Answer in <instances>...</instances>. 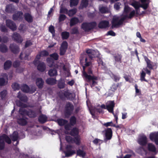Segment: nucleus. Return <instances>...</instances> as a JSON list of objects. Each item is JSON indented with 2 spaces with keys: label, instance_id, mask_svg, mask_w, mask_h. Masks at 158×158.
<instances>
[{
  "label": "nucleus",
  "instance_id": "38",
  "mask_svg": "<svg viewBox=\"0 0 158 158\" xmlns=\"http://www.w3.org/2000/svg\"><path fill=\"white\" fill-rule=\"evenodd\" d=\"M148 149L149 150L155 152L156 150V148L155 146L152 143H149L148 145Z\"/></svg>",
  "mask_w": 158,
  "mask_h": 158
},
{
  "label": "nucleus",
  "instance_id": "10",
  "mask_svg": "<svg viewBox=\"0 0 158 158\" xmlns=\"http://www.w3.org/2000/svg\"><path fill=\"white\" fill-rule=\"evenodd\" d=\"M72 148L73 146L70 145H68L66 146V151L64 152L65 157H69L75 153V151L71 149Z\"/></svg>",
  "mask_w": 158,
  "mask_h": 158
},
{
  "label": "nucleus",
  "instance_id": "54",
  "mask_svg": "<svg viewBox=\"0 0 158 158\" xmlns=\"http://www.w3.org/2000/svg\"><path fill=\"white\" fill-rule=\"evenodd\" d=\"M50 56L55 60H57L59 57L58 55L56 53H54L52 54H51Z\"/></svg>",
  "mask_w": 158,
  "mask_h": 158
},
{
  "label": "nucleus",
  "instance_id": "37",
  "mask_svg": "<svg viewBox=\"0 0 158 158\" xmlns=\"http://www.w3.org/2000/svg\"><path fill=\"white\" fill-rule=\"evenodd\" d=\"M77 11L76 9H73L68 11V14L69 16H72L76 13Z\"/></svg>",
  "mask_w": 158,
  "mask_h": 158
},
{
  "label": "nucleus",
  "instance_id": "1",
  "mask_svg": "<svg viewBox=\"0 0 158 158\" xmlns=\"http://www.w3.org/2000/svg\"><path fill=\"white\" fill-rule=\"evenodd\" d=\"M97 52L94 50L91 49H88L86 51L85 54L83 58L80 59V63L81 64L85 63L84 64L85 66L82 64L83 68V74L85 78V80L88 82H90L92 81V83L90 85L91 87L93 88L94 86L97 84V82L95 81L97 79V77L94 76H92L90 75H88L85 72V66H88L91 64L90 60H92L94 58L97 56Z\"/></svg>",
  "mask_w": 158,
  "mask_h": 158
},
{
  "label": "nucleus",
  "instance_id": "56",
  "mask_svg": "<svg viewBox=\"0 0 158 158\" xmlns=\"http://www.w3.org/2000/svg\"><path fill=\"white\" fill-rule=\"evenodd\" d=\"M119 84H120L119 83H118L117 85H113L111 87V89L112 91H114L117 89V88L119 86Z\"/></svg>",
  "mask_w": 158,
  "mask_h": 158
},
{
  "label": "nucleus",
  "instance_id": "19",
  "mask_svg": "<svg viewBox=\"0 0 158 158\" xmlns=\"http://www.w3.org/2000/svg\"><path fill=\"white\" fill-rule=\"evenodd\" d=\"M10 48L11 51L14 53H17L19 52V48L18 46L15 44H11Z\"/></svg>",
  "mask_w": 158,
  "mask_h": 158
},
{
  "label": "nucleus",
  "instance_id": "59",
  "mask_svg": "<svg viewBox=\"0 0 158 158\" xmlns=\"http://www.w3.org/2000/svg\"><path fill=\"white\" fill-rule=\"evenodd\" d=\"M67 49L60 47V55H63L64 54Z\"/></svg>",
  "mask_w": 158,
  "mask_h": 158
},
{
  "label": "nucleus",
  "instance_id": "25",
  "mask_svg": "<svg viewBox=\"0 0 158 158\" xmlns=\"http://www.w3.org/2000/svg\"><path fill=\"white\" fill-rule=\"evenodd\" d=\"M17 97L21 101L24 102H27L28 100L27 97L24 95H22L20 92L18 93Z\"/></svg>",
  "mask_w": 158,
  "mask_h": 158
},
{
  "label": "nucleus",
  "instance_id": "40",
  "mask_svg": "<svg viewBox=\"0 0 158 158\" xmlns=\"http://www.w3.org/2000/svg\"><path fill=\"white\" fill-rule=\"evenodd\" d=\"M146 75V73L143 70H142L140 76V80L141 81H144L146 82H148V81L145 78V77Z\"/></svg>",
  "mask_w": 158,
  "mask_h": 158
},
{
  "label": "nucleus",
  "instance_id": "49",
  "mask_svg": "<svg viewBox=\"0 0 158 158\" xmlns=\"http://www.w3.org/2000/svg\"><path fill=\"white\" fill-rule=\"evenodd\" d=\"M76 119L74 116L72 117L70 119V123L71 125H73L75 124L76 123Z\"/></svg>",
  "mask_w": 158,
  "mask_h": 158
},
{
  "label": "nucleus",
  "instance_id": "17",
  "mask_svg": "<svg viewBox=\"0 0 158 158\" xmlns=\"http://www.w3.org/2000/svg\"><path fill=\"white\" fill-rule=\"evenodd\" d=\"M2 77L0 78V85H3L7 83V75L6 73L2 75Z\"/></svg>",
  "mask_w": 158,
  "mask_h": 158
},
{
  "label": "nucleus",
  "instance_id": "18",
  "mask_svg": "<svg viewBox=\"0 0 158 158\" xmlns=\"http://www.w3.org/2000/svg\"><path fill=\"white\" fill-rule=\"evenodd\" d=\"M11 139L13 141H16L17 142L15 145H17L19 143V135L18 133L16 131H14L10 136Z\"/></svg>",
  "mask_w": 158,
  "mask_h": 158
},
{
  "label": "nucleus",
  "instance_id": "42",
  "mask_svg": "<svg viewBox=\"0 0 158 158\" xmlns=\"http://www.w3.org/2000/svg\"><path fill=\"white\" fill-rule=\"evenodd\" d=\"M61 35L63 39H66L69 36V32L64 31L62 33Z\"/></svg>",
  "mask_w": 158,
  "mask_h": 158
},
{
  "label": "nucleus",
  "instance_id": "22",
  "mask_svg": "<svg viewBox=\"0 0 158 158\" xmlns=\"http://www.w3.org/2000/svg\"><path fill=\"white\" fill-rule=\"evenodd\" d=\"M37 64H38L37 68L41 72H43L45 70L46 67L44 62H39Z\"/></svg>",
  "mask_w": 158,
  "mask_h": 158
},
{
  "label": "nucleus",
  "instance_id": "2",
  "mask_svg": "<svg viewBox=\"0 0 158 158\" xmlns=\"http://www.w3.org/2000/svg\"><path fill=\"white\" fill-rule=\"evenodd\" d=\"M142 2L141 4L139 2L134 1L132 2L131 5L133 6L136 10V13L138 14L139 13V7L143 8L144 10H146L148 8L149 5V0H140Z\"/></svg>",
  "mask_w": 158,
  "mask_h": 158
},
{
  "label": "nucleus",
  "instance_id": "6",
  "mask_svg": "<svg viewBox=\"0 0 158 158\" xmlns=\"http://www.w3.org/2000/svg\"><path fill=\"white\" fill-rule=\"evenodd\" d=\"M74 110V106L70 102L66 103L65 109V115L66 118H68L73 113Z\"/></svg>",
  "mask_w": 158,
  "mask_h": 158
},
{
  "label": "nucleus",
  "instance_id": "47",
  "mask_svg": "<svg viewBox=\"0 0 158 158\" xmlns=\"http://www.w3.org/2000/svg\"><path fill=\"white\" fill-rule=\"evenodd\" d=\"M78 2V0H70V6L72 7L73 6L77 5Z\"/></svg>",
  "mask_w": 158,
  "mask_h": 158
},
{
  "label": "nucleus",
  "instance_id": "41",
  "mask_svg": "<svg viewBox=\"0 0 158 158\" xmlns=\"http://www.w3.org/2000/svg\"><path fill=\"white\" fill-rule=\"evenodd\" d=\"M29 55V54H28L21 53L20 56V58L21 60L23 59L28 60Z\"/></svg>",
  "mask_w": 158,
  "mask_h": 158
},
{
  "label": "nucleus",
  "instance_id": "63",
  "mask_svg": "<svg viewBox=\"0 0 158 158\" xmlns=\"http://www.w3.org/2000/svg\"><path fill=\"white\" fill-rule=\"evenodd\" d=\"M6 94V90H4L1 92L0 94L1 95V97L2 99L5 97Z\"/></svg>",
  "mask_w": 158,
  "mask_h": 158
},
{
  "label": "nucleus",
  "instance_id": "43",
  "mask_svg": "<svg viewBox=\"0 0 158 158\" xmlns=\"http://www.w3.org/2000/svg\"><path fill=\"white\" fill-rule=\"evenodd\" d=\"M12 88L15 90H19L20 88V85L17 83H14L12 85Z\"/></svg>",
  "mask_w": 158,
  "mask_h": 158
},
{
  "label": "nucleus",
  "instance_id": "8",
  "mask_svg": "<svg viewBox=\"0 0 158 158\" xmlns=\"http://www.w3.org/2000/svg\"><path fill=\"white\" fill-rule=\"evenodd\" d=\"M115 103L114 101H108L106 103V109L108 111L111 113H112L114 115L116 122H117L118 117L117 116L114 114L113 112L114 107V106Z\"/></svg>",
  "mask_w": 158,
  "mask_h": 158
},
{
  "label": "nucleus",
  "instance_id": "61",
  "mask_svg": "<svg viewBox=\"0 0 158 158\" xmlns=\"http://www.w3.org/2000/svg\"><path fill=\"white\" fill-rule=\"evenodd\" d=\"M68 10L65 8L61 7L60 10V13H67Z\"/></svg>",
  "mask_w": 158,
  "mask_h": 158
},
{
  "label": "nucleus",
  "instance_id": "31",
  "mask_svg": "<svg viewBox=\"0 0 158 158\" xmlns=\"http://www.w3.org/2000/svg\"><path fill=\"white\" fill-rule=\"evenodd\" d=\"M48 74L51 77L56 76L57 75V70L55 68L51 69L49 71Z\"/></svg>",
  "mask_w": 158,
  "mask_h": 158
},
{
  "label": "nucleus",
  "instance_id": "21",
  "mask_svg": "<svg viewBox=\"0 0 158 158\" xmlns=\"http://www.w3.org/2000/svg\"><path fill=\"white\" fill-rule=\"evenodd\" d=\"M15 10L14 6L12 4L7 5L6 6V11L9 13H12Z\"/></svg>",
  "mask_w": 158,
  "mask_h": 158
},
{
  "label": "nucleus",
  "instance_id": "64",
  "mask_svg": "<svg viewBox=\"0 0 158 158\" xmlns=\"http://www.w3.org/2000/svg\"><path fill=\"white\" fill-rule=\"evenodd\" d=\"M40 55L42 56H46L48 55V52L46 51H44L40 52Z\"/></svg>",
  "mask_w": 158,
  "mask_h": 158
},
{
  "label": "nucleus",
  "instance_id": "4",
  "mask_svg": "<svg viewBox=\"0 0 158 158\" xmlns=\"http://www.w3.org/2000/svg\"><path fill=\"white\" fill-rule=\"evenodd\" d=\"M20 114L24 115H27L30 117H35L38 114L37 111H34L31 110L29 111H27L25 108H20L19 110Z\"/></svg>",
  "mask_w": 158,
  "mask_h": 158
},
{
  "label": "nucleus",
  "instance_id": "16",
  "mask_svg": "<svg viewBox=\"0 0 158 158\" xmlns=\"http://www.w3.org/2000/svg\"><path fill=\"white\" fill-rule=\"evenodd\" d=\"M23 17V14L21 11H18L13 15V20H17L22 19Z\"/></svg>",
  "mask_w": 158,
  "mask_h": 158
},
{
  "label": "nucleus",
  "instance_id": "45",
  "mask_svg": "<svg viewBox=\"0 0 158 158\" xmlns=\"http://www.w3.org/2000/svg\"><path fill=\"white\" fill-rule=\"evenodd\" d=\"M88 4V0H82L81 3V6L82 8L86 7Z\"/></svg>",
  "mask_w": 158,
  "mask_h": 158
},
{
  "label": "nucleus",
  "instance_id": "34",
  "mask_svg": "<svg viewBox=\"0 0 158 158\" xmlns=\"http://www.w3.org/2000/svg\"><path fill=\"white\" fill-rule=\"evenodd\" d=\"M21 89L25 92L28 93L30 92L29 87L26 85H23L21 86Z\"/></svg>",
  "mask_w": 158,
  "mask_h": 158
},
{
  "label": "nucleus",
  "instance_id": "12",
  "mask_svg": "<svg viewBox=\"0 0 158 158\" xmlns=\"http://www.w3.org/2000/svg\"><path fill=\"white\" fill-rule=\"evenodd\" d=\"M6 26L12 31H15L16 29L15 24L12 21L10 20H7L6 21Z\"/></svg>",
  "mask_w": 158,
  "mask_h": 158
},
{
  "label": "nucleus",
  "instance_id": "50",
  "mask_svg": "<svg viewBox=\"0 0 158 158\" xmlns=\"http://www.w3.org/2000/svg\"><path fill=\"white\" fill-rule=\"evenodd\" d=\"M99 10L102 13H106L108 11L107 8L105 7H102L100 8Z\"/></svg>",
  "mask_w": 158,
  "mask_h": 158
},
{
  "label": "nucleus",
  "instance_id": "57",
  "mask_svg": "<svg viewBox=\"0 0 158 158\" xmlns=\"http://www.w3.org/2000/svg\"><path fill=\"white\" fill-rule=\"evenodd\" d=\"M60 47L67 49L68 47V43L66 41H63Z\"/></svg>",
  "mask_w": 158,
  "mask_h": 158
},
{
  "label": "nucleus",
  "instance_id": "62",
  "mask_svg": "<svg viewBox=\"0 0 158 158\" xmlns=\"http://www.w3.org/2000/svg\"><path fill=\"white\" fill-rule=\"evenodd\" d=\"M120 5L121 3H120L117 2L114 5V7L116 10H118L119 9Z\"/></svg>",
  "mask_w": 158,
  "mask_h": 158
},
{
  "label": "nucleus",
  "instance_id": "13",
  "mask_svg": "<svg viewBox=\"0 0 158 158\" xmlns=\"http://www.w3.org/2000/svg\"><path fill=\"white\" fill-rule=\"evenodd\" d=\"M12 39L16 42L21 43L23 41V38L21 35L16 32H15L12 36Z\"/></svg>",
  "mask_w": 158,
  "mask_h": 158
},
{
  "label": "nucleus",
  "instance_id": "29",
  "mask_svg": "<svg viewBox=\"0 0 158 158\" xmlns=\"http://www.w3.org/2000/svg\"><path fill=\"white\" fill-rule=\"evenodd\" d=\"M24 17L25 20L28 22L31 23L32 21V18L29 14L25 13L24 15Z\"/></svg>",
  "mask_w": 158,
  "mask_h": 158
},
{
  "label": "nucleus",
  "instance_id": "60",
  "mask_svg": "<svg viewBox=\"0 0 158 158\" xmlns=\"http://www.w3.org/2000/svg\"><path fill=\"white\" fill-rule=\"evenodd\" d=\"M103 125L104 126L106 127H107L109 126H111L112 127H115V125L112 122V121L107 122L106 123H105Z\"/></svg>",
  "mask_w": 158,
  "mask_h": 158
},
{
  "label": "nucleus",
  "instance_id": "51",
  "mask_svg": "<svg viewBox=\"0 0 158 158\" xmlns=\"http://www.w3.org/2000/svg\"><path fill=\"white\" fill-rule=\"evenodd\" d=\"M49 30L52 33L53 36H54L55 32L54 27L52 26H50L49 27Z\"/></svg>",
  "mask_w": 158,
  "mask_h": 158
},
{
  "label": "nucleus",
  "instance_id": "58",
  "mask_svg": "<svg viewBox=\"0 0 158 158\" xmlns=\"http://www.w3.org/2000/svg\"><path fill=\"white\" fill-rule=\"evenodd\" d=\"M111 77L112 79H114L115 81H118L120 79V77L119 76L114 74L112 75Z\"/></svg>",
  "mask_w": 158,
  "mask_h": 158
},
{
  "label": "nucleus",
  "instance_id": "46",
  "mask_svg": "<svg viewBox=\"0 0 158 158\" xmlns=\"http://www.w3.org/2000/svg\"><path fill=\"white\" fill-rule=\"evenodd\" d=\"M73 139V142H74L76 144L79 145L80 144V137L79 136L75 137Z\"/></svg>",
  "mask_w": 158,
  "mask_h": 158
},
{
  "label": "nucleus",
  "instance_id": "44",
  "mask_svg": "<svg viewBox=\"0 0 158 158\" xmlns=\"http://www.w3.org/2000/svg\"><path fill=\"white\" fill-rule=\"evenodd\" d=\"M77 154L78 155L83 157H84L85 155V152L80 149H79L77 151Z\"/></svg>",
  "mask_w": 158,
  "mask_h": 158
},
{
  "label": "nucleus",
  "instance_id": "5",
  "mask_svg": "<svg viewBox=\"0 0 158 158\" xmlns=\"http://www.w3.org/2000/svg\"><path fill=\"white\" fill-rule=\"evenodd\" d=\"M127 17V16H125L120 18L118 17H114L112 22V27H116L121 25Z\"/></svg>",
  "mask_w": 158,
  "mask_h": 158
},
{
  "label": "nucleus",
  "instance_id": "20",
  "mask_svg": "<svg viewBox=\"0 0 158 158\" xmlns=\"http://www.w3.org/2000/svg\"><path fill=\"white\" fill-rule=\"evenodd\" d=\"M21 115V116L22 117V118H21L19 119H18V123L22 125H24L27 124V121L25 119V116L26 115H22L21 114H20Z\"/></svg>",
  "mask_w": 158,
  "mask_h": 158
},
{
  "label": "nucleus",
  "instance_id": "33",
  "mask_svg": "<svg viewBox=\"0 0 158 158\" xmlns=\"http://www.w3.org/2000/svg\"><path fill=\"white\" fill-rule=\"evenodd\" d=\"M8 50L6 46L4 44H0V51L2 52H6Z\"/></svg>",
  "mask_w": 158,
  "mask_h": 158
},
{
  "label": "nucleus",
  "instance_id": "53",
  "mask_svg": "<svg viewBox=\"0 0 158 158\" xmlns=\"http://www.w3.org/2000/svg\"><path fill=\"white\" fill-rule=\"evenodd\" d=\"M71 33L72 34H77L78 33V28L75 27L73 28L71 31Z\"/></svg>",
  "mask_w": 158,
  "mask_h": 158
},
{
  "label": "nucleus",
  "instance_id": "15",
  "mask_svg": "<svg viewBox=\"0 0 158 158\" xmlns=\"http://www.w3.org/2000/svg\"><path fill=\"white\" fill-rule=\"evenodd\" d=\"M106 139L105 140L106 141L107 140H110L111 139L112 136V131L110 128H108L105 130Z\"/></svg>",
  "mask_w": 158,
  "mask_h": 158
},
{
  "label": "nucleus",
  "instance_id": "9",
  "mask_svg": "<svg viewBox=\"0 0 158 158\" xmlns=\"http://www.w3.org/2000/svg\"><path fill=\"white\" fill-rule=\"evenodd\" d=\"M96 26V23L95 22L90 23H83L81 25L82 28L85 31H89L94 28Z\"/></svg>",
  "mask_w": 158,
  "mask_h": 158
},
{
  "label": "nucleus",
  "instance_id": "23",
  "mask_svg": "<svg viewBox=\"0 0 158 158\" xmlns=\"http://www.w3.org/2000/svg\"><path fill=\"white\" fill-rule=\"evenodd\" d=\"M36 83L39 88H41L43 86L44 81L41 78H39L36 79Z\"/></svg>",
  "mask_w": 158,
  "mask_h": 158
},
{
  "label": "nucleus",
  "instance_id": "28",
  "mask_svg": "<svg viewBox=\"0 0 158 158\" xmlns=\"http://www.w3.org/2000/svg\"><path fill=\"white\" fill-rule=\"evenodd\" d=\"M79 22V21L77 18L76 17L73 18L71 19L70 26L72 27Z\"/></svg>",
  "mask_w": 158,
  "mask_h": 158
},
{
  "label": "nucleus",
  "instance_id": "7",
  "mask_svg": "<svg viewBox=\"0 0 158 158\" xmlns=\"http://www.w3.org/2000/svg\"><path fill=\"white\" fill-rule=\"evenodd\" d=\"M5 141L8 144H10L11 142L9 137L6 135L3 134L0 136V150H2L4 148Z\"/></svg>",
  "mask_w": 158,
  "mask_h": 158
},
{
  "label": "nucleus",
  "instance_id": "11",
  "mask_svg": "<svg viewBox=\"0 0 158 158\" xmlns=\"http://www.w3.org/2000/svg\"><path fill=\"white\" fill-rule=\"evenodd\" d=\"M151 140L154 141L156 145H158V132L152 133L150 135Z\"/></svg>",
  "mask_w": 158,
  "mask_h": 158
},
{
  "label": "nucleus",
  "instance_id": "30",
  "mask_svg": "<svg viewBox=\"0 0 158 158\" xmlns=\"http://www.w3.org/2000/svg\"><path fill=\"white\" fill-rule=\"evenodd\" d=\"M12 62L10 60L6 61L4 64V68L5 70L9 69L12 65Z\"/></svg>",
  "mask_w": 158,
  "mask_h": 158
},
{
  "label": "nucleus",
  "instance_id": "32",
  "mask_svg": "<svg viewBox=\"0 0 158 158\" xmlns=\"http://www.w3.org/2000/svg\"><path fill=\"white\" fill-rule=\"evenodd\" d=\"M114 57L115 62H121L122 56L121 54H115L114 56Z\"/></svg>",
  "mask_w": 158,
  "mask_h": 158
},
{
  "label": "nucleus",
  "instance_id": "35",
  "mask_svg": "<svg viewBox=\"0 0 158 158\" xmlns=\"http://www.w3.org/2000/svg\"><path fill=\"white\" fill-rule=\"evenodd\" d=\"M47 120V117L44 115H41L39 118V120L40 122L44 123Z\"/></svg>",
  "mask_w": 158,
  "mask_h": 158
},
{
  "label": "nucleus",
  "instance_id": "14",
  "mask_svg": "<svg viewBox=\"0 0 158 158\" xmlns=\"http://www.w3.org/2000/svg\"><path fill=\"white\" fill-rule=\"evenodd\" d=\"M139 143L141 145H144L147 143L146 137L143 135H142L139 137L138 139Z\"/></svg>",
  "mask_w": 158,
  "mask_h": 158
},
{
  "label": "nucleus",
  "instance_id": "48",
  "mask_svg": "<svg viewBox=\"0 0 158 158\" xmlns=\"http://www.w3.org/2000/svg\"><path fill=\"white\" fill-rule=\"evenodd\" d=\"M41 56H42L40 54L39 55H37L36 58L35 59L34 61V64L35 65H37L38 63L39 62H40L39 60L40 59Z\"/></svg>",
  "mask_w": 158,
  "mask_h": 158
},
{
  "label": "nucleus",
  "instance_id": "36",
  "mask_svg": "<svg viewBox=\"0 0 158 158\" xmlns=\"http://www.w3.org/2000/svg\"><path fill=\"white\" fill-rule=\"evenodd\" d=\"M79 132L78 129L76 128H73L71 131L70 135L73 136H75L78 134Z\"/></svg>",
  "mask_w": 158,
  "mask_h": 158
},
{
  "label": "nucleus",
  "instance_id": "39",
  "mask_svg": "<svg viewBox=\"0 0 158 158\" xmlns=\"http://www.w3.org/2000/svg\"><path fill=\"white\" fill-rule=\"evenodd\" d=\"M58 124L60 126H63L66 124L67 121L66 120L62 119H59L57 120Z\"/></svg>",
  "mask_w": 158,
  "mask_h": 158
},
{
  "label": "nucleus",
  "instance_id": "24",
  "mask_svg": "<svg viewBox=\"0 0 158 158\" xmlns=\"http://www.w3.org/2000/svg\"><path fill=\"white\" fill-rule=\"evenodd\" d=\"M109 23L108 21H103L101 22L98 24L100 28H103L108 27Z\"/></svg>",
  "mask_w": 158,
  "mask_h": 158
},
{
  "label": "nucleus",
  "instance_id": "3",
  "mask_svg": "<svg viewBox=\"0 0 158 158\" xmlns=\"http://www.w3.org/2000/svg\"><path fill=\"white\" fill-rule=\"evenodd\" d=\"M60 97L62 98L63 97L72 100L75 97V94L73 93L70 92L67 89H65L63 91L59 92Z\"/></svg>",
  "mask_w": 158,
  "mask_h": 158
},
{
  "label": "nucleus",
  "instance_id": "52",
  "mask_svg": "<svg viewBox=\"0 0 158 158\" xmlns=\"http://www.w3.org/2000/svg\"><path fill=\"white\" fill-rule=\"evenodd\" d=\"M65 139L67 142L69 143H73V139L70 136H66Z\"/></svg>",
  "mask_w": 158,
  "mask_h": 158
},
{
  "label": "nucleus",
  "instance_id": "27",
  "mask_svg": "<svg viewBox=\"0 0 158 158\" xmlns=\"http://www.w3.org/2000/svg\"><path fill=\"white\" fill-rule=\"evenodd\" d=\"M46 82L49 85H53L56 83V80L54 78H50L46 80Z\"/></svg>",
  "mask_w": 158,
  "mask_h": 158
},
{
  "label": "nucleus",
  "instance_id": "55",
  "mask_svg": "<svg viewBox=\"0 0 158 158\" xmlns=\"http://www.w3.org/2000/svg\"><path fill=\"white\" fill-rule=\"evenodd\" d=\"M66 18V16L65 15L63 14L60 15L59 18V21L60 22L64 21L65 19Z\"/></svg>",
  "mask_w": 158,
  "mask_h": 158
},
{
  "label": "nucleus",
  "instance_id": "26",
  "mask_svg": "<svg viewBox=\"0 0 158 158\" xmlns=\"http://www.w3.org/2000/svg\"><path fill=\"white\" fill-rule=\"evenodd\" d=\"M145 60L146 61L147 64V66L149 69H153V66L152 65V62H151L148 58L146 56L144 57Z\"/></svg>",
  "mask_w": 158,
  "mask_h": 158
}]
</instances>
